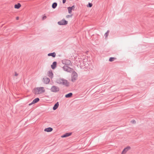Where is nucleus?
Masks as SVG:
<instances>
[{
    "instance_id": "obj_19",
    "label": "nucleus",
    "mask_w": 154,
    "mask_h": 154,
    "mask_svg": "<svg viewBox=\"0 0 154 154\" xmlns=\"http://www.w3.org/2000/svg\"><path fill=\"white\" fill-rule=\"evenodd\" d=\"M72 95V93H70L65 95V97L66 98H69L71 97Z\"/></svg>"
},
{
    "instance_id": "obj_13",
    "label": "nucleus",
    "mask_w": 154,
    "mask_h": 154,
    "mask_svg": "<svg viewBox=\"0 0 154 154\" xmlns=\"http://www.w3.org/2000/svg\"><path fill=\"white\" fill-rule=\"evenodd\" d=\"M72 134L71 133H67L63 135H62L61 137L62 138H64L68 137L70 135H71Z\"/></svg>"
},
{
    "instance_id": "obj_12",
    "label": "nucleus",
    "mask_w": 154,
    "mask_h": 154,
    "mask_svg": "<svg viewBox=\"0 0 154 154\" xmlns=\"http://www.w3.org/2000/svg\"><path fill=\"white\" fill-rule=\"evenodd\" d=\"M57 62L56 61H54L53 62L52 64L51 65V68L53 69H54L57 66Z\"/></svg>"
},
{
    "instance_id": "obj_27",
    "label": "nucleus",
    "mask_w": 154,
    "mask_h": 154,
    "mask_svg": "<svg viewBox=\"0 0 154 154\" xmlns=\"http://www.w3.org/2000/svg\"><path fill=\"white\" fill-rule=\"evenodd\" d=\"M18 74H17L16 72H15V76H17L18 75Z\"/></svg>"
},
{
    "instance_id": "obj_26",
    "label": "nucleus",
    "mask_w": 154,
    "mask_h": 154,
    "mask_svg": "<svg viewBox=\"0 0 154 154\" xmlns=\"http://www.w3.org/2000/svg\"><path fill=\"white\" fill-rule=\"evenodd\" d=\"M47 18V17L46 16H43V17H42V20H45V19Z\"/></svg>"
},
{
    "instance_id": "obj_16",
    "label": "nucleus",
    "mask_w": 154,
    "mask_h": 154,
    "mask_svg": "<svg viewBox=\"0 0 154 154\" xmlns=\"http://www.w3.org/2000/svg\"><path fill=\"white\" fill-rule=\"evenodd\" d=\"M59 106V103L58 102H57L54 105V106L53 107V109L54 110H55L57 109Z\"/></svg>"
},
{
    "instance_id": "obj_5",
    "label": "nucleus",
    "mask_w": 154,
    "mask_h": 154,
    "mask_svg": "<svg viewBox=\"0 0 154 154\" xmlns=\"http://www.w3.org/2000/svg\"><path fill=\"white\" fill-rule=\"evenodd\" d=\"M50 90L52 92H57L59 91L60 88L59 87L54 85L51 87Z\"/></svg>"
},
{
    "instance_id": "obj_6",
    "label": "nucleus",
    "mask_w": 154,
    "mask_h": 154,
    "mask_svg": "<svg viewBox=\"0 0 154 154\" xmlns=\"http://www.w3.org/2000/svg\"><path fill=\"white\" fill-rule=\"evenodd\" d=\"M63 69L64 71L68 72H71L72 70V69L67 66H64L63 67Z\"/></svg>"
},
{
    "instance_id": "obj_29",
    "label": "nucleus",
    "mask_w": 154,
    "mask_h": 154,
    "mask_svg": "<svg viewBox=\"0 0 154 154\" xmlns=\"http://www.w3.org/2000/svg\"><path fill=\"white\" fill-rule=\"evenodd\" d=\"M19 17H17L16 18V19L17 20H18L19 19Z\"/></svg>"
},
{
    "instance_id": "obj_1",
    "label": "nucleus",
    "mask_w": 154,
    "mask_h": 154,
    "mask_svg": "<svg viewBox=\"0 0 154 154\" xmlns=\"http://www.w3.org/2000/svg\"><path fill=\"white\" fill-rule=\"evenodd\" d=\"M56 82L60 85H64L66 87L69 86V83L67 80L62 78H60L57 79Z\"/></svg>"
},
{
    "instance_id": "obj_8",
    "label": "nucleus",
    "mask_w": 154,
    "mask_h": 154,
    "mask_svg": "<svg viewBox=\"0 0 154 154\" xmlns=\"http://www.w3.org/2000/svg\"><path fill=\"white\" fill-rule=\"evenodd\" d=\"M131 149V147L129 146H128L125 148L122 152L121 154H125L127 152Z\"/></svg>"
},
{
    "instance_id": "obj_10",
    "label": "nucleus",
    "mask_w": 154,
    "mask_h": 154,
    "mask_svg": "<svg viewBox=\"0 0 154 154\" xmlns=\"http://www.w3.org/2000/svg\"><path fill=\"white\" fill-rule=\"evenodd\" d=\"M39 100V99L38 98H36L34 99L32 103L29 104V106H31L32 104L38 102Z\"/></svg>"
},
{
    "instance_id": "obj_18",
    "label": "nucleus",
    "mask_w": 154,
    "mask_h": 154,
    "mask_svg": "<svg viewBox=\"0 0 154 154\" xmlns=\"http://www.w3.org/2000/svg\"><path fill=\"white\" fill-rule=\"evenodd\" d=\"M21 4L19 3H18L17 4L15 5L14 8H15L19 9L21 7Z\"/></svg>"
},
{
    "instance_id": "obj_3",
    "label": "nucleus",
    "mask_w": 154,
    "mask_h": 154,
    "mask_svg": "<svg viewBox=\"0 0 154 154\" xmlns=\"http://www.w3.org/2000/svg\"><path fill=\"white\" fill-rule=\"evenodd\" d=\"M62 62L63 64L66 65V66H72V63L69 60L66 59L63 60L62 61Z\"/></svg>"
},
{
    "instance_id": "obj_11",
    "label": "nucleus",
    "mask_w": 154,
    "mask_h": 154,
    "mask_svg": "<svg viewBox=\"0 0 154 154\" xmlns=\"http://www.w3.org/2000/svg\"><path fill=\"white\" fill-rule=\"evenodd\" d=\"M50 81V80L48 78L45 77L43 79V82L45 84H48Z\"/></svg>"
},
{
    "instance_id": "obj_7",
    "label": "nucleus",
    "mask_w": 154,
    "mask_h": 154,
    "mask_svg": "<svg viewBox=\"0 0 154 154\" xmlns=\"http://www.w3.org/2000/svg\"><path fill=\"white\" fill-rule=\"evenodd\" d=\"M68 23V21L63 19L61 20L58 22V24L59 25H66Z\"/></svg>"
},
{
    "instance_id": "obj_21",
    "label": "nucleus",
    "mask_w": 154,
    "mask_h": 154,
    "mask_svg": "<svg viewBox=\"0 0 154 154\" xmlns=\"http://www.w3.org/2000/svg\"><path fill=\"white\" fill-rule=\"evenodd\" d=\"M116 58L115 57H111L109 58V60L110 62H112L114 60H116Z\"/></svg>"
},
{
    "instance_id": "obj_25",
    "label": "nucleus",
    "mask_w": 154,
    "mask_h": 154,
    "mask_svg": "<svg viewBox=\"0 0 154 154\" xmlns=\"http://www.w3.org/2000/svg\"><path fill=\"white\" fill-rule=\"evenodd\" d=\"M131 122L132 123H136V121L134 120H132L131 121Z\"/></svg>"
},
{
    "instance_id": "obj_28",
    "label": "nucleus",
    "mask_w": 154,
    "mask_h": 154,
    "mask_svg": "<svg viewBox=\"0 0 154 154\" xmlns=\"http://www.w3.org/2000/svg\"><path fill=\"white\" fill-rule=\"evenodd\" d=\"M66 1V0H63V4L65 3Z\"/></svg>"
},
{
    "instance_id": "obj_23",
    "label": "nucleus",
    "mask_w": 154,
    "mask_h": 154,
    "mask_svg": "<svg viewBox=\"0 0 154 154\" xmlns=\"http://www.w3.org/2000/svg\"><path fill=\"white\" fill-rule=\"evenodd\" d=\"M92 6V4L91 3H89L88 5H87L88 7H91Z\"/></svg>"
},
{
    "instance_id": "obj_24",
    "label": "nucleus",
    "mask_w": 154,
    "mask_h": 154,
    "mask_svg": "<svg viewBox=\"0 0 154 154\" xmlns=\"http://www.w3.org/2000/svg\"><path fill=\"white\" fill-rule=\"evenodd\" d=\"M72 14H71V15H67L66 16V17L67 18H69L70 17H72Z\"/></svg>"
},
{
    "instance_id": "obj_9",
    "label": "nucleus",
    "mask_w": 154,
    "mask_h": 154,
    "mask_svg": "<svg viewBox=\"0 0 154 154\" xmlns=\"http://www.w3.org/2000/svg\"><path fill=\"white\" fill-rule=\"evenodd\" d=\"M75 8V6L73 5L72 7H69L67 8V9L68 11V12L69 14H71L72 13V10H74Z\"/></svg>"
},
{
    "instance_id": "obj_2",
    "label": "nucleus",
    "mask_w": 154,
    "mask_h": 154,
    "mask_svg": "<svg viewBox=\"0 0 154 154\" xmlns=\"http://www.w3.org/2000/svg\"><path fill=\"white\" fill-rule=\"evenodd\" d=\"M45 91L44 87H40L35 88L33 91L35 94H40L44 93Z\"/></svg>"
},
{
    "instance_id": "obj_22",
    "label": "nucleus",
    "mask_w": 154,
    "mask_h": 154,
    "mask_svg": "<svg viewBox=\"0 0 154 154\" xmlns=\"http://www.w3.org/2000/svg\"><path fill=\"white\" fill-rule=\"evenodd\" d=\"M109 30H107V32H106L105 33V34L104 35L105 36L106 38L107 37V36L109 35Z\"/></svg>"
},
{
    "instance_id": "obj_15",
    "label": "nucleus",
    "mask_w": 154,
    "mask_h": 154,
    "mask_svg": "<svg viewBox=\"0 0 154 154\" xmlns=\"http://www.w3.org/2000/svg\"><path fill=\"white\" fill-rule=\"evenodd\" d=\"M53 129L51 127H49L48 128H46L45 129V131L47 132H50L51 131L53 130Z\"/></svg>"
},
{
    "instance_id": "obj_20",
    "label": "nucleus",
    "mask_w": 154,
    "mask_h": 154,
    "mask_svg": "<svg viewBox=\"0 0 154 154\" xmlns=\"http://www.w3.org/2000/svg\"><path fill=\"white\" fill-rule=\"evenodd\" d=\"M57 3L56 2H54L52 4V7L54 9L57 6Z\"/></svg>"
},
{
    "instance_id": "obj_14",
    "label": "nucleus",
    "mask_w": 154,
    "mask_h": 154,
    "mask_svg": "<svg viewBox=\"0 0 154 154\" xmlns=\"http://www.w3.org/2000/svg\"><path fill=\"white\" fill-rule=\"evenodd\" d=\"M48 76L51 78H52L53 76V74L51 70L49 71L48 72Z\"/></svg>"
},
{
    "instance_id": "obj_4",
    "label": "nucleus",
    "mask_w": 154,
    "mask_h": 154,
    "mask_svg": "<svg viewBox=\"0 0 154 154\" xmlns=\"http://www.w3.org/2000/svg\"><path fill=\"white\" fill-rule=\"evenodd\" d=\"M78 75L77 73L75 72H73L72 74L71 80L72 82H74L77 79Z\"/></svg>"
},
{
    "instance_id": "obj_17",
    "label": "nucleus",
    "mask_w": 154,
    "mask_h": 154,
    "mask_svg": "<svg viewBox=\"0 0 154 154\" xmlns=\"http://www.w3.org/2000/svg\"><path fill=\"white\" fill-rule=\"evenodd\" d=\"M56 54L55 52H53L52 53H49L48 54V56H52L53 57H55Z\"/></svg>"
}]
</instances>
